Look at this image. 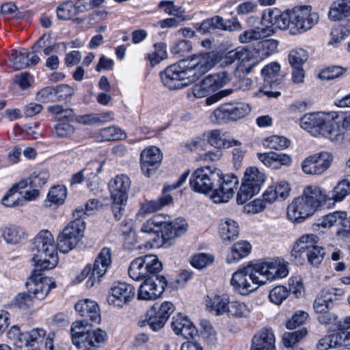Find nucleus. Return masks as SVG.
Listing matches in <instances>:
<instances>
[{"label":"nucleus","mask_w":350,"mask_h":350,"mask_svg":"<svg viewBox=\"0 0 350 350\" xmlns=\"http://www.w3.org/2000/svg\"><path fill=\"white\" fill-rule=\"evenodd\" d=\"M289 272L288 264L282 258H273L241 267L232 275L230 284L238 293L246 295L267 281L283 278Z\"/></svg>","instance_id":"nucleus-1"},{"label":"nucleus","mask_w":350,"mask_h":350,"mask_svg":"<svg viewBox=\"0 0 350 350\" xmlns=\"http://www.w3.org/2000/svg\"><path fill=\"white\" fill-rule=\"evenodd\" d=\"M215 52L200 53L191 59H182L161 72L163 84L170 90L180 89L196 82L210 70L219 60Z\"/></svg>","instance_id":"nucleus-2"},{"label":"nucleus","mask_w":350,"mask_h":350,"mask_svg":"<svg viewBox=\"0 0 350 350\" xmlns=\"http://www.w3.org/2000/svg\"><path fill=\"white\" fill-rule=\"evenodd\" d=\"M189 184L193 191L210 194L214 202L224 203L233 197L239 178L232 174H224L217 168L206 166L198 168L192 173Z\"/></svg>","instance_id":"nucleus-3"},{"label":"nucleus","mask_w":350,"mask_h":350,"mask_svg":"<svg viewBox=\"0 0 350 350\" xmlns=\"http://www.w3.org/2000/svg\"><path fill=\"white\" fill-rule=\"evenodd\" d=\"M300 125L312 135H321L332 142H342L350 135V116L345 118L340 126L324 113H311L301 118Z\"/></svg>","instance_id":"nucleus-4"},{"label":"nucleus","mask_w":350,"mask_h":350,"mask_svg":"<svg viewBox=\"0 0 350 350\" xmlns=\"http://www.w3.org/2000/svg\"><path fill=\"white\" fill-rule=\"evenodd\" d=\"M58 242L55 243L51 232L41 230L34 238L31 250L32 260L36 267L44 269H53L58 262Z\"/></svg>","instance_id":"nucleus-5"},{"label":"nucleus","mask_w":350,"mask_h":350,"mask_svg":"<svg viewBox=\"0 0 350 350\" xmlns=\"http://www.w3.org/2000/svg\"><path fill=\"white\" fill-rule=\"evenodd\" d=\"M84 213L82 206L77 207L73 211L74 220L71 221L57 237L59 250L68 253L74 249L83 237L85 224L83 220Z\"/></svg>","instance_id":"nucleus-6"},{"label":"nucleus","mask_w":350,"mask_h":350,"mask_svg":"<svg viewBox=\"0 0 350 350\" xmlns=\"http://www.w3.org/2000/svg\"><path fill=\"white\" fill-rule=\"evenodd\" d=\"M72 343L78 348L100 347L107 338V332L100 328L90 331L85 320L76 321L71 326Z\"/></svg>","instance_id":"nucleus-7"},{"label":"nucleus","mask_w":350,"mask_h":350,"mask_svg":"<svg viewBox=\"0 0 350 350\" xmlns=\"http://www.w3.org/2000/svg\"><path fill=\"white\" fill-rule=\"evenodd\" d=\"M265 181V175L257 167H250L246 169L241 186L237 193V203L243 204L258 193Z\"/></svg>","instance_id":"nucleus-8"},{"label":"nucleus","mask_w":350,"mask_h":350,"mask_svg":"<svg viewBox=\"0 0 350 350\" xmlns=\"http://www.w3.org/2000/svg\"><path fill=\"white\" fill-rule=\"evenodd\" d=\"M162 264L155 255L148 254L133 260L129 268V275L134 280H142L162 270Z\"/></svg>","instance_id":"nucleus-9"},{"label":"nucleus","mask_w":350,"mask_h":350,"mask_svg":"<svg viewBox=\"0 0 350 350\" xmlns=\"http://www.w3.org/2000/svg\"><path fill=\"white\" fill-rule=\"evenodd\" d=\"M43 270L44 269L36 267L26 282L28 292L40 300L45 299L50 291L56 287V283L53 278L42 275Z\"/></svg>","instance_id":"nucleus-10"},{"label":"nucleus","mask_w":350,"mask_h":350,"mask_svg":"<svg viewBox=\"0 0 350 350\" xmlns=\"http://www.w3.org/2000/svg\"><path fill=\"white\" fill-rule=\"evenodd\" d=\"M45 36V34H43L32 46L31 53L27 52L24 49L21 51H17L16 49L12 51L9 57V61L12 64L10 67L13 71H18L38 64L40 62V57L36 54V53L38 52L39 49L44 46L42 43Z\"/></svg>","instance_id":"nucleus-11"},{"label":"nucleus","mask_w":350,"mask_h":350,"mask_svg":"<svg viewBox=\"0 0 350 350\" xmlns=\"http://www.w3.org/2000/svg\"><path fill=\"white\" fill-rule=\"evenodd\" d=\"M319 15L311 12L310 6L301 7L291 10V34L297 35L305 32L317 23Z\"/></svg>","instance_id":"nucleus-12"},{"label":"nucleus","mask_w":350,"mask_h":350,"mask_svg":"<svg viewBox=\"0 0 350 350\" xmlns=\"http://www.w3.org/2000/svg\"><path fill=\"white\" fill-rule=\"evenodd\" d=\"M230 81V76L226 72L209 75L192 87V93L197 98L209 97Z\"/></svg>","instance_id":"nucleus-13"},{"label":"nucleus","mask_w":350,"mask_h":350,"mask_svg":"<svg viewBox=\"0 0 350 350\" xmlns=\"http://www.w3.org/2000/svg\"><path fill=\"white\" fill-rule=\"evenodd\" d=\"M111 265V252L108 247L103 248L98 253L92 267L88 266L84 272L87 271L88 279L86 285L88 288L92 287L96 282H98Z\"/></svg>","instance_id":"nucleus-14"},{"label":"nucleus","mask_w":350,"mask_h":350,"mask_svg":"<svg viewBox=\"0 0 350 350\" xmlns=\"http://www.w3.org/2000/svg\"><path fill=\"white\" fill-rule=\"evenodd\" d=\"M140 285L137 297L142 300H154L159 297L167 286L166 278L157 274L144 280Z\"/></svg>","instance_id":"nucleus-15"},{"label":"nucleus","mask_w":350,"mask_h":350,"mask_svg":"<svg viewBox=\"0 0 350 350\" xmlns=\"http://www.w3.org/2000/svg\"><path fill=\"white\" fill-rule=\"evenodd\" d=\"M332 159L331 153L321 152L306 158L301 163V168L306 174L320 175L329 167Z\"/></svg>","instance_id":"nucleus-16"},{"label":"nucleus","mask_w":350,"mask_h":350,"mask_svg":"<svg viewBox=\"0 0 350 350\" xmlns=\"http://www.w3.org/2000/svg\"><path fill=\"white\" fill-rule=\"evenodd\" d=\"M174 311L172 302H163L157 310L155 306L151 308L146 314L148 325L153 331H158L163 327L171 314Z\"/></svg>","instance_id":"nucleus-17"},{"label":"nucleus","mask_w":350,"mask_h":350,"mask_svg":"<svg viewBox=\"0 0 350 350\" xmlns=\"http://www.w3.org/2000/svg\"><path fill=\"white\" fill-rule=\"evenodd\" d=\"M187 230V224L184 219H177L173 222L161 220L160 232L163 240V245L165 247L171 246L174 239L183 235Z\"/></svg>","instance_id":"nucleus-18"},{"label":"nucleus","mask_w":350,"mask_h":350,"mask_svg":"<svg viewBox=\"0 0 350 350\" xmlns=\"http://www.w3.org/2000/svg\"><path fill=\"white\" fill-rule=\"evenodd\" d=\"M163 155L156 146L145 148L140 155L141 170L143 174L150 177L157 170L162 161Z\"/></svg>","instance_id":"nucleus-19"},{"label":"nucleus","mask_w":350,"mask_h":350,"mask_svg":"<svg viewBox=\"0 0 350 350\" xmlns=\"http://www.w3.org/2000/svg\"><path fill=\"white\" fill-rule=\"evenodd\" d=\"M314 213L313 208L302 195L295 198L287 207V216L294 222H301Z\"/></svg>","instance_id":"nucleus-20"},{"label":"nucleus","mask_w":350,"mask_h":350,"mask_svg":"<svg viewBox=\"0 0 350 350\" xmlns=\"http://www.w3.org/2000/svg\"><path fill=\"white\" fill-rule=\"evenodd\" d=\"M11 334H17L15 345L18 347H30L33 348L36 345L42 342L46 336V331L42 328H34L28 332L18 333V328L14 326L9 332V335Z\"/></svg>","instance_id":"nucleus-21"},{"label":"nucleus","mask_w":350,"mask_h":350,"mask_svg":"<svg viewBox=\"0 0 350 350\" xmlns=\"http://www.w3.org/2000/svg\"><path fill=\"white\" fill-rule=\"evenodd\" d=\"M135 288L126 282H118L111 288L108 302L118 307L129 303L134 297Z\"/></svg>","instance_id":"nucleus-22"},{"label":"nucleus","mask_w":350,"mask_h":350,"mask_svg":"<svg viewBox=\"0 0 350 350\" xmlns=\"http://www.w3.org/2000/svg\"><path fill=\"white\" fill-rule=\"evenodd\" d=\"M341 290L335 288H324L314 300L313 308L315 312H322L332 309L338 296L342 295Z\"/></svg>","instance_id":"nucleus-23"},{"label":"nucleus","mask_w":350,"mask_h":350,"mask_svg":"<svg viewBox=\"0 0 350 350\" xmlns=\"http://www.w3.org/2000/svg\"><path fill=\"white\" fill-rule=\"evenodd\" d=\"M204 140L211 146L218 148H228L241 145V142L234 139H227L224 133L219 129H213L205 131L202 134Z\"/></svg>","instance_id":"nucleus-24"},{"label":"nucleus","mask_w":350,"mask_h":350,"mask_svg":"<svg viewBox=\"0 0 350 350\" xmlns=\"http://www.w3.org/2000/svg\"><path fill=\"white\" fill-rule=\"evenodd\" d=\"M131 180L126 175L116 176L109 183V189L112 200H127L128 192L131 187Z\"/></svg>","instance_id":"nucleus-25"},{"label":"nucleus","mask_w":350,"mask_h":350,"mask_svg":"<svg viewBox=\"0 0 350 350\" xmlns=\"http://www.w3.org/2000/svg\"><path fill=\"white\" fill-rule=\"evenodd\" d=\"M302 196L308 204L316 211L317 208L323 205H328V197L325 190L318 186H307L303 191Z\"/></svg>","instance_id":"nucleus-26"},{"label":"nucleus","mask_w":350,"mask_h":350,"mask_svg":"<svg viewBox=\"0 0 350 350\" xmlns=\"http://www.w3.org/2000/svg\"><path fill=\"white\" fill-rule=\"evenodd\" d=\"M171 326L177 335H181L186 339H193L198 336V329L185 317L177 316L172 319Z\"/></svg>","instance_id":"nucleus-27"},{"label":"nucleus","mask_w":350,"mask_h":350,"mask_svg":"<svg viewBox=\"0 0 350 350\" xmlns=\"http://www.w3.org/2000/svg\"><path fill=\"white\" fill-rule=\"evenodd\" d=\"M275 337L271 329H263L252 339L251 350H273Z\"/></svg>","instance_id":"nucleus-28"},{"label":"nucleus","mask_w":350,"mask_h":350,"mask_svg":"<svg viewBox=\"0 0 350 350\" xmlns=\"http://www.w3.org/2000/svg\"><path fill=\"white\" fill-rule=\"evenodd\" d=\"M75 307L81 316L89 318L90 321L94 322L100 321V308L94 301L89 299L81 300L75 304Z\"/></svg>","instance_id":"nucleus-29"},{"label":"nucleus","mask_w":350,"mask_h":350,"mask_svg":"<svg viewBox=\"0 0 350 350\" xmlns=\"http://www.w3.org/2000/svg\"><path fill=\"white\" fill-rule=\"evenodd\" d=\"M1 236L7 244L16 245L27 237L25 230L19 226L10 225L0 229Z\"/></svg>","instance_id":"nucleus-30"},{"label":"nucleus","mask_w":350,"mask_h":350,"mask_svg":"<svg viewBox=\"0 0 350 350\" xmlns=\"http://www.w3.org/2000/svg\"><path fill=\"white\" fill-rule=\"evenodd\" d=\"M278 41L273 39H264L256 43L254 52L256 53V63H258L272 55L277 49Z\"/></svg>","instance_id":"nucleus-31"},{"label":"nucleus","mask_w":350,"mask_h":350,"mask_svg":"<svg viewBox=\"0 0 350 350\" xmlns=\"http://www.w3.org/2000/svg\"><path fill=\"white\" fill-rule=\"evenodd\" d=\"M229 301L227 295H213L207 297L206 305L210 312L218 316L227 313Z\"/></svg>","instance_id":"nucleus-32"},{"label":"nucleus","mask_w":350,"mask_h":350,"mask_svg":"<svg viewBox=\"0 0 350 350\" xmlns=\"http://www.w3.org/2000/svg\"><path fill=\"white\" fill-rule=\"evenodd\" d=\"M273 33V29L269 27H256L245 31L239 36V40L242 43L261 41Z\"/></svg>","instance_id":"nucleus-33"},{"label":"nucleus","mask_w":350,"mask_h":350,"mask_svg":"<svg viewBox=\"0 0 350 350\" xmlns=\"http://www.w3.org/2000/svg\"><path fill=\"white\" fill-rule=\"evenodd\" d=\"M251 248V245L246 241L237 242L228 252L227 262L234 263L239 261L250 253Z\"/></svg>","instance_id":"nucleus-34"},{"label":"nucleus","mask_w":350,"mask_h":350,"mask_svg":"<svg viewBox=\"0 0 350 350\" xmlns=\"http://www.w3.org/2000/svg\"><path fill=\"white\" fill-rule=\"evenodd\" d=\"M350 193V176L340 181L334 189L329 191L328 205L334 204L335 202L342 201Z\"/></svg>","instance_id":"nucleus-35"},{"label":"nucleus","mask_w":350,"mask_h":350,"mask_svg":"<svg viewBox=\"0 0 350 350\" xmlns=\"http://www.w3.org/2000/svg\"><path fill=\"white\" fill-rule=\"evenodd\" d=\"M350 16V0H336L329 8V18L332 21H340Z\"/></svg>","instance_id":"nucleus-36"},{"label":"nucleus","mask_w":350,"mask_h":350,"mask_svg":"<svg viewBox=\"0 0 350 350\" xmlns=\"http://www.w3.org/2000/svg\"><path fill=\"white\" fill-rule=\"evenodd\" d=\"M49 176L46 170H38L34 171L27 179L20 181L18 183V187L25 189L29 185L30 187L39 189L46 184Z\"/></svg>","instance_id":"nucleus-37"},{"label":"nucleus","mask_w":350,"mask_h":350,"mask_svg":"<svg viewBox=\"0 0 350 350\" xmlns=\"http://www.w3.org/2000/svg\"><path fill=\"white\" fill-rule=\"evenodd\" d=\"M219 233L224 241H230L239 235L238 224L233 219L226 218L219 222Z\"/></svg>","instance_id":"nucleus-38"},{"label":"nucleus","mask_w":350,"mask_h":350,"mask_svg":"<svg viewBox=\"0 0 350 350\" xmlns=\"http://www.w3.org/2000/svg\"><path fill=\"white\" fill-rule=\"evenodd\" d=\"M172 200V197L170 195L164 193L163 191V196L161 198L154 200L146 201L142 204L140 212L144 214L152 213L170 204Z\"/></svg>","instance_id":"nucleus-39"},{"label":"nucleus","mask_w":350,"mask_h":350,"mask_svg":"<svg viewBox=\"0 0 350 350\" xmlns=\"http://www.w3.org/2000/svg\"><path fill=\"white\" fill-rule=\"evenodd\" d=\"M238 49V55H239V61L242 64L245 62H250L247 66L244 67L241 65L238 68L237 72L240 70L243 72H245L248 74L251 72L252 68L258 64L256 63V57L254 55L256 53L254 52V48L252 49H247L246 47H237Z\"/></svg>","instance_id":"nucleus-40"},{"label":"nucleus","mask_w":350,"mask_h":350,"mask_svg":"<svg viewBox=\"0 0 350 350\" xmlns=\"http://www.w3.org/2000/svg\"><path fill=\"white\" fill-rule=\"evenodd\" d=\"M319 240V238L316 234H311L302 236L294 246L292 254L299 252L301 255L302 253H306L314 247H320L317 245Z\"/></svg>","instance_id":"nucleus-41"},{"label":"nucleus","mask_w":350,"mask_h":350,"mask_svg":"<svg viewBox=\"0 0 350 350\" xmlns=\"http://www.w3.org/2000/svg\"><path fill=\"white\" fill-rule=\"evenodd\" d=\"M23 189L18 187V184L13 186L3 197L1 203L7 207L23 206L25 204V199L16 196V193Z\"/></svg>","instance_id":"nucleus-42"},{"label":"nucleus","mask_w":350,"mask_h":350,"mask_svg":"<svg viewBox=\"0 0 350 350\" xmlns=\"http://www.w3.org/2000/svg\"><path fill=\"white\" fill-rule=\"evenodd\" d=\"M202 328L201 336L205 342L209 346H213L217 342V333L211 323L206 320L200 321Z\"/></svg>","instance_id":"nucleus-43"},{"label":"nucleus","mask_w":350,"mask_h":350,"mask_svg":"<svg viewBox=\"0 0 350 350\" xmlns=\"http://www.w3.org/2000/svg\"><path fill=\"white\" fill-rule=\"evenodd\" d=\"M307 334L308 330L304 327H302L298 331L286 332L283 334L282 342L284 347L291 348L300 342Z\"/></svg>","instance_id":"nucleus-44"},{"label":"nucleus","mask_w":350,"mask_h":350,"mask_svg":"<svg viewBox=\"0 0 350 350\" xmlns=\"http://www.w3.org/2000/svg\"><path fill=\"white\" fill-rule=\"evenodd\" d=\"M66 195L67 192L65 187L59 185L53 187L48 193L46 202L50 203L49 206H51V204L61 205L64 204Z\"/></svg>","instance_id":"nucleus-45"},{"label":"nucleus","mask_w":350,"mask_h":350,"mask_svg":"<svg viewBox=\"0 0 350 350\" xmlns=\"http://www.w3.org/2000/svg\"><path fill=\"white\" fill-rule=\"evenodd\" d=\"M347 215V214L345 211H335L330 213L319 219L317 225L323 228H331L334 225H338L341 219L344 218Z\"/></svg>","instance_id":"nucleus-46"},{"label":"nucleus","mask_w":350,"mask_h":350,"mask_svg":"<svg viewBox=\"0 0 350 350\" xmlns=\"http://www.w3.org/2000/svg\"><path fill=\"white\" fill-rule=\"evenodd\" d=\"M230 120L236 121L245 117L251 110L250 105L245 103L235 105L228 104Z\"/></svg>","instance_id":"nucleus-47"},{"label":"nucleus","mask_w":350,"mask_h":350,"mask_svg":"<svg viewBox=\"0 0 350 350\" xmlns=\"http://www.w3.org/2000/svg\"><path fill=\"white\" fill-rule=\"evenodd\" d=\"M342 345L340 338L338 335L325 336L320 339L316 345L317 350H328L340 348Z\"/></svg>","instance_id":"nucleus-48"},{"label":"nucleus","mask_w":350,"mask_h":350,"mask_svg":"<svg viewBox=\"0 0 350 350\" xmlns=\"http://www.w3.org/2000/svg\"><path fill=\"white\" fill-rule=\"evenodd\" d=\"M56 14L61 20H69L77 15L72 1H66L60 4L56 9Z\"/></svg>","instance_id":"nucleus-49"},{"label":"nucleus","mask_w":350,"mask_h":350,"mask_svg":"<svg viewBox=\"0 0 350 350\" xmlns=\"http://www.w3.org/2000/svg\"><path fill=\"white\" fill-rule=\"evenodd\" d=\"M154 51L147 55V58L152 66L167 58L166 46L164 43L154 44Z\"/></svg>","instance_id":"nucleus-50"},{"label":"nucleus","mask_w":350,"mask_h":350,"mask_svg":"<svg viewBox=\"0 0 350 350\" xmlns=\"http://www.w3.org/2000/svg\"><path fill=\"white\" fill-rule=\"evenodd\" d=\"M250 312V309L245 303L233 301H229L226 314L237 317H244L247 316Z\"/></svg>","instance_id":"nucleus-51"},{"label":"nucleus","mask_w":350,"mask_h":350,"mask_svg":"<svg viewBox=\"0 0 350 350\" xmlns=\"http://www.w3.org/2000/svg\"><path fill=\"white\" fill-rule=\"evenodd\" d=\"M158 6L159 8L163 9L165 13L177 16L179 21L189 19V17L183 16V10L180 7H176L173 1H161Z\"/></svg>","instance_id":"nucleus-52"},{"label":"nucleus","mask_w":350,"mask_h":350,"mask_svg":"<svg viewBox=\"0 0 350 350\" xmlns=\"http://www.w3.org/2000/svg\"><path fill=\"white\" fill-rule=\"evenodd\" d=\"M100 136L102 141H114L124 138L126 134L121 129L116 126H109L100 131Z\"/></svg>","instance_id":"nucleus-53"},{"label":"nucleus","mask_w":350,"mask_h":350,"mask_svg":"<svg viewBox=\"0 0 350 350\" xmlns=\"http://www.w3.org/2000/svg\"><path fill=\"white\" fill-rule=\"evenodd\" d=\"M48 111L54 114L57 120L72 121L75 117L74 111L70 108H64L62 105H55L49 107Z\"/></svg>","instance_id":"nucleus-54"},{"label":"nucleus","mask_w":350,"mask_h":350,"mask_svg":"<svg viewBox=\"0 0 350 350\" xmlns=\"http://www.w3.org/2000/svg\"><path fill=\"white\" fill-rule=\"evenodd\" d=\"M308 55L306 50L297 49L292 50L288 55V62L292 67H302L308 59Z\"/></svg>","instance_id":"nucleus-55"},{"label":"nucleus","mask_w":350,"mask_h":350,"mask_svg":"<svg viewBox=\"0 0 350 350\" xmlns=\"http://www.w3.org/2000/svg\"><path fill=\"white\" fill-rule=\"evenodd\" d=\"M290 145V141L279 135H273L265 139L264 146L271 149L282 150Z\"/></svg>","instance_id":"nucleus-56"},{"label":"nucleus","mask_w":350,"mask_h":350,"mask_svg":"<svg viewBox=\"0 0 350 350\" xmlns=\"http://www.w3.org/2000/svg\"><path fill=\"white\" fill-rule=\"evenodd\" d=\"M105 0H77L74 3V9L77 14L88 12V10L100 7Z\"/></svg>","instance_id":"nucleus-57"},{"label":"nucleus","mask_w":350,"mask_h":350,"mask_svg":"<svg viewBox=\"0 0 350 350\" xmlns=\"http://www.w3.org/2000/svg\"><path fill=\"white\" fill-rule=\"evenodd\" d=\"M289 295V291L284 286H277L269 292V299L273 303L280 305Z\"/></svg>","instance_id":"nucleus-58"},{"label":"nucleus","mask_w":350,"mask_h":350,"mask_svg":"<svg viewBox=\"0 0 350 350\" xmlns=\"http://www.w3.org/2000/svg\"><path fill=\"white\" fill-rule=\"evenodd\" d=\"M349 33V31L345 26L337 25L332 28L330 32V40L329 45H336L340 42Z\"/></svg>","instance_id":"nucleus-59"},{"label":"nucleus","mask_w":350,"mask_h":350,"mask_svg":"<svg viewBox=\"0 0 350 350\" xmlns=\"http://www.w3.org/2000/svg\"><path fill=\"white\" fill-rule=\"evenodd\" d=\"M228 107V104H224L217 108L211 116L212 121L217 124H224L230 120Z\"/></svg>","instance_id":"nucleus-60"},{"label":"nucleus","mask_w":350,"mask_h":350,"mask_svg":"<svg viewBox=\"0 0 350 350\" xmlns=\"http://www.w3.org/2000/svg\"><path fill=\"white\" fill-rule=\"evenodd\" d=\"M213 262V257L208 254L200 253L194 255L191 260L193 267L202 269Z\"/></svg>","instance_id":"nucleus-61"},{"label":"nucleus","mask_w":350,"mask_h":350,"mask_svg":"<svg viewBox=\"0 0 350 350\" xmlns=\"http://www.w3.org/2000/svg\"><path fill=\"white\" fill-rule=\"evenodd\" d=\"M279 12L280 10L278 9L268 8L265 10L261 17L262 24L270 28L271 27L275 28Z\"/></svg>","instance_id":"nucleus-62"},{"label":"nucleus","mask_w":350,"mask_h":350,"mask_svg":"<svg viewBox=\"0 0 350 350\" xmlns=\"http://www.w3.org/2000/svg\"><path fill=\"white\" fill-rule=\"evenodd\" d=\"M14 305L19 309L25 310L33 305V299L29 292L18 293L14 299Z\"/></svg>","instance_id":"nucleus-63"},{"label":"nucleus","mask_w":350,"mask_h":350,"mask_svg":"<svg viewBox=\"0 0 350 350\" xmlns=\"http://www.w3.org/2000/svg\"><path fill=\"white\" fill-rule=\"evenodd\" d=\"M191 44L189 41L182 40L174 44L171 52L178 57H184L186 54L191 51Z\"/></svg>","instance_id":"nucleus-64"}]
</instances>
